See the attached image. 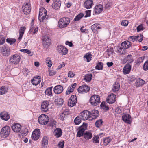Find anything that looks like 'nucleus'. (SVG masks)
I'll list each match as a JSON object with an SVG mask.
<instances>
[{
  "instance_id": "obj_36",
  "label": "nucleus",
  "mask_w": 148,
  "mask_h": 148,
  "mask_svg": "<svg viewBox=\"0 0 148 148\" xmlns=\"http://www.w3.org/2000/svg\"><path fill=\"white\" fill-rule=\"evenodd\" d=\"M145 81L140 78L137 79L135 82V84L137 86H140L144 84Z\"/></svg>"
},
{
  "instance_id": "obj_57",
  "label": "nucleus",
  "mask_w": 148,
  "mask_h": 148,
  "mask_svg": "<svg viewBox=\"0 0 148 148\" xmlns=\"http://www.w3.org/2000/svg\"><path fill=\"white\" fill-rule=\"evenodd\" d=\"M143 69L145 71H147L148 70V60L146 61L144 63Z\"/></svg>"
},
{
  "instance_id": "obj_12",
  "label": "nucleus",
  "mask_w": 148,
  "mask_h": 148,
  "mask_svg": "<svg viewBox=\"0 0 148 148\" xmlns=\"http://www.w3.org/2000/svg\"><path fill=\"white\" fill-rule=\"evenodd\" d=\"M77 97L76 95H72L68 101V106L71 107L75 106L77 102Z\"/></svg>"
},
{
  "instance_id": "obj_8",
  "label": "nucleus",
  "mask_w": 148,
  "mask_h": 148,
  "mask_svg": "<svg viewBox=\"0 0 148 148\" xmlns=\"http://www.w3.org/2000/svg\"><path fill=\"white\" fill-rule=\"evenodd\" d=\"M20 57L17 54H14L12 56L10 59L11 63L17 64L20 61Z\"/></svg>"
},
{
  "instance_id": "obj_64",
  "label": "nucleus",
  "mask_w": 148,
  "mask_h": 148,
  "mask_svg": "<svg viewBox=\"0 0 148 148\" xmlns=\"http://www.w3.org/2000/svg\"><path fill=\"white\" fill-rule=\"evenodd\" d=\"M128 39L130 41L134 42L135 40L136 41V36H130L129 37Z\"/></svg>"
},
{
  "instance_id": "obj_7",
  "label": "nucleus",
  "mask_w": 148,
  "mask_h": 148,
  "mask_svg": "<svg viewBox=\"0 0 148 148\" xmlns=\"http://www.w3.org/2000/svg\"><path fill=\"white\" fill-rule=\"evenodd\" d=\"M51 40L49 37L47 35H45L42 38V43L44 48L48 47L50 45Z\"/></svg>"
},
{
  "instance_id": "obj_21",
  "label": "nucleus",
  "mask_w": 148,
  "mask_h": 148,
  "mask_svg": "<svg viewBox=\"0 0 148 148\" xmlns=\"http://www.w3.org/2000/svg\"><path fill=\"white\" fill-rule=\"evenodd\" d=\"M99 112L98 110H93L90 112V117L91 119L90 120L94 119L97 118L98 116Z\"/></svg>"
},
{
  "instance_id": "obj_30",
  "label": "nucleus",
  "mask_w": 148,
  "mask_h": 148,
  "mask_svg": "<svg viewBox=\"0 0 148 148\" xmlns=\"http://www.w3.org/2000/svg\"><path fill=\"white\" fill-rule=\"evenodd\" d=\"M133 60L132 59V56L131 55H128L125 57L123 60V62H127V64L132 62Z\"/></svg>"
},
{
  "instance_id": "obj_23",
  "label": "nucleus",
  "mask_w": 148,
  "mask_h": 148,
  "mask_svg": "<svg viewBox=\"0 0 148 148\" xmlns=\"http://www.w3.org/2000/svg\"><path fill=\"white\" fill-rule=\"evenodd\" d=\"M0 117L4 120L7 121L10 118V115L7 112L4 111L0 114Z\"/></svg>"
},
{
  "instance_id": "obj_34",
  "label": "nucleus",
  "mask_w": 148,
  "mask_h": 148,
  "mask_svg": "<svg viewBox=\"0 0 148 148\" xmlns=\"http://www.w3.org/2000/svg\"><path fill=\"white\" fill-rule=\"evenodd\" d=\"M8 92V89L5 86H2L0 88V95L5 94Z\"/></svg>"
},
{
  "instance_id": "obj_52",
  "label": "nucleus",
  "mask_w": 148,
  "mask_h": 148,
  "mask_svg": "<svg viewBox=\"0 0 148 148\" xmlns=\"http://www.w3.org/2000/svg\"><path fill=\"white\" fill-rule=\"evenodd\" d=\"M143 35L140 34L136 36V41L141 42L143 40Z\"/></svg>"
},
{
  "instance_id": "obj_3",
  "label": "nucleus",
  "mask_w": 148,
  "mask_h": 148,
  "mask_svg": "<svg viewBox=\"0 0 148 148\" xmlns=\"http://www.w3.org/2000/svg\"><path fill=\"white\" fill-rule=\"evenodd\" d=\"M47 11L44 8H41L39 11L38 18L40 21H43L47 20L46 16Z\"/></svg>"
},
{
  "instance_id": "obj_50",
  "label": "nucleus",
  "mask_w": 148,
  "mask_h": 148,
  "mask_svg": "<svg viewBox=\"0 0 148 148\" xmlns=\"http://www.w3.org/2000/svg\"><path fill=\"white\" fill-rule=\"evenodd\" d=\"M107 51L108 55L109 56H111L114 53V50L113 48L110 47L107 50Z\"/></svg>"
},
{
  "instance_id": "obj_25",
  "label": "nucleus",
  "mask_w": 148,
  "mask_h": 148,
  "mask_svg": "<svg viewBox=\"0 0 148 148\" xmlns=\"http://www.w3.org/2000/svg\"><path fill=\"white\" fill-rule=\"evenodd\" d=\"M49 103L48 101H43L41 105V109L42 111L45 112H47L48 109V106Z\"/></svg>"
},
{
  "instance_id": "obj_32",
  "label": "nucleus",
  "mask_w": 148,
  "mask_h": 148,
  "mask_svg": "<svg viewBox=\"0 0 148 148\" xmlns=\"http://www.w3.org/2000/svg\"><path fill=\"white\" fill-rule=\"evenodd\" d=\"M26 29V28L25 27H21L19 30V36L18 38L19 40L20 41Z\"/></svg>"
},
{
  "instance_id": "obj_47",
  "label": "nucleus",
  "mask_w": 148,
  "mask_h": 148,
  "mask_svg": "<svg viewBox=\"0 0 148 148\" xmlns=\"http://www.w3.org/2000/svg\"><path fill=\"white\" fill-rule=\"evenodd\" d=\"M52 87H51L48 88L46 90L45 92V94L48 96L52 94Z\"/></svg>"
},
{
  "instance_id": "obj_46",
  "label": "nucleus",
  "mask_w": 148,
  "mask_h": 148,
  "mask_svg": "<svg viewBox=\"0 0 148 148\" xmlns=\"http://www.w3.org/2000/svg\"><path fill=\"white\" fill-rule=\"evenodd\" d=\"M46 63L48 66L49 67H51L52 64L51 59L49 57L47 58L46 59Z\"/></svg>"
},
{
  "instance_id": "obj_31",
  "label": "nucleus",
  "mask_w": 148,
  "mask_h": 148,
  "mask_svg": "<svg viewBox=\"0 0 148 148\" xmlns=\"http://www.w3.org/2000/svg\"><path fill=\"white\" fill-rule=\"evenodd\" d=\"M103 7L102 5H96L94 9V12L95 14L100 13L102 10Z\"/></svg>"
},
{
  "instance_id": "obj_63",
  "label": "nucleus",
  "mask_w": 148,
  "mask_h": 148,
  "mask_svg": "<svg viewBox=\"0 0 148 148\" xmlns=\"http://www.w3.org/2000/svg\"><path fill=\"white\" fill-rule=\"evenodd\" d=\"M128 22L127 20L122 21L121 22V25L123 26H127L128 25Z\"/></svg>"
},
{
  "instance_id": "obj_22",
  "label": "nucleus",
  "mask_w": 148,
  "mask_h": 148,
  "mask_svg": "<svg viewBox=\"0 0 148 148\" xmlns=\"http://www.w3.org/2000/svg\"><path fill=\"white\" fill-rule=\"evenodd\" d=\"M131 69V65L129 64H126L123 69V73L124 75L129 74Z\"/></svg>"
},
{
  "instance_id": "obj_41",
  "label": "nucleus",
  "mask_w": 148,
  "mask_h": 148,
  "mask_svg": "<svg viewBox=\"0 0 148 148\" xmlns=\"http://www.w3.org/2000/svg\"><path fill=\"white\" fill-rule=\"evenodd\" d=\"M84 136L85 139L88 140L92 138V134L89 132H86L84 133Z\"/></svg>"
},
{
  "instance_id": "obj_53",
  "label": "nucleus",
  "mask_w": 148,
  "mask_h": 148,
  "mask_svg": "<svg viewBox=\"0 0 148 148\" xmlns=\"http://www.w3.org/2000/svg\"><path fill=\"white\" fill-rule=\"evenodd\" d=\"M16 41V40L14 38H8L6 39V42L9 44L10 45H12Z\"/></svg>"
},
{
  "instance_id": "obj_1",
  "label": "nucleus",
  "mask_w": 148,
  "mask_h": 148,
  "mask_svg": "<svg viewBox=\"0 0 148 148\" xmlns=\"http://www.w3.org/2000/svg\"><path fill=\"white\" fill-rule=\"evenodd\" d=\"M70 22L69 18L67 17H63L60 18L58 23L59 27L62 28L66 27Z\"/></svg>"
},
{
  "instance_id": "obj_6",
  "label": "nucleus",
  "mask_w": 148,
  "mask_h": 148,
  "mask_svg": "<svg viewBox=\"0 0 148 148\" xmlns=\"http://www.w3.org/2000/svg\"><path fill=\"white\" fill-rule=\"evenodd\" d=\"M87 125L86 123H84L82 125L78 128L77 136L79 137L84 135V131L87 130Z\"/></svg>"
},
{
  "instance_id": "obj_40",
  "label": "nucleus",
  "mask_w": 148,
  "mask_h": 148,
  "mask_svg": "<svg viewBox=\"0 0 148 148\" xmlns=\"http://www.w3.org/2000/svg\"><path fill=\"white\" fill-rule=\"evenodd\" d=\"M117 52L119 55H124L126 53V49H123L122 47L121 48V46L118 49Z\"/></svg>"
},
{
  "instance_id": "obj_19",
  "label": "nucleus",
  "mask_w": 148,
  "mask_h": 148,
  "mask_svg": "<svg viewBox=\"0 0 148 148\" xmlns=\"http://www.w3.org/2000/svg\"><path fill=\"white\" fill-rule=\"evenodd\" d=\"M131 116L128 114H125L122 116V119L124 122L128 124H130L131 121L130 120Z\"/></svg>"
},
{
  "instance_id": "obj_27",
  "label": "nucleus",
  "mask_w": 148,
  "mask_h": 148,
  "mask_svg": "<svg viewBox=\"0 0 148 148\" xmlns=\"http://www.w3.org/2000/svg\"><path fill=\"white\" fill-rule=\"evenodd\" d=\"M100 25L99 24H94L91 26V29L93 33H97L98 30L101 29Z\"/></svg>"
},
{
  "instance_id": "obj_58",
  "label": "nucleus",
  "mask_w": 148,
  "mask_h": 148,
  "mask_svg": "<svg viewBox=\"0 0 148 148\" xmlns=\"http://www.w3.org/2000/svg\"><path fill=\"white\" fill-rule=\"evenodd\" d=\"M145 28H144L143 25L142 24H140L137 27L136 29L138 32L140 31L141 30H143Z\"/></svg>"
},
{
  "instance_id": "obj_4",
  "label": "nucleus",
  "mask_w": 148,
  "mask_h": 148,
  "mask_svg": "<svg viewBox=\"0 0 148 148\" xmlns=\"http://www.w3.org/2000/svg\"><path fill=\"white\" fill-rule=\"evenodd\" d=\"M10 128L8 126H6L3 127L1 131V135L4 138L7 137L10 134Z\"/></svg>"
},
{
  "instance_id": "obj_16",
  "label": "nucleus",
  "mask_w": 148,
  "mask_h": 148,
  "mask_svg": "<svg viewBox=\"0 0 148 148\" xmlns=\"http://www.w3.org/2000/svg\"><path fill=\"white\" fill-rule=\"evenodd\" d=\"M41 81V77L37 76L34 77L31 80V82L33 85H37Z\"/></svg>"
},
{
  "instance_id": "obj_24",
  "label": "nucleus",
  "mask_w": 148,
  "mask_h": 148,
  "mask_svg": "<svg viewBox=\"0 0 148 148\" xmlns=\"http://www.w3.org/2000/svg\"><path fill=\"white\" fill-rule=\"evenodd\" d=\"M63 90V87L61 85H57L53 88V91L54 92L57 94H59L62 93Z\"/></svg>"
},
{
  "instance_id": "obj_15",
  "label": "nucleus",
  "mask_w": 148,
  "mask_h": 148,
  "mask_svg": "<svg viewBox=\"0 0 148 148\" xmlns=\"http://www.w3.org/2000/svg\"><path fill=\"white\" fill-rule=\"evenodd\" d=\"M116 95L112 93L108 95L106 99L107 103L110 104H112L114 103L116 101Z\"/></svg>"
},
{
  "instance_id": "obj_17",
  "label": "nucleus",
  "mask_w": 148,
  "mask_h": 148,
  "mask_svg": "<svg viewBox=\"0 0 148 148\" xmlns=\"http://www.w3.org/2000/svg\"><path fill=\"white\" fill-rule=\"evenodd\" d=\"M12 129L14 132H19L21 129V125L17 123L13 124L11 127Z\"/></svg>"
},
{
  "instance_id": "obj_11",
  "label": "nucleus",
  "mask_w": 148,
  "mask_h": 148,
  "mask_svg": "<svg viewBox=\"0 0 148 148\" xmlns=\"http://www.w3.org/2000/svg\"><path fill=\"white\" fill-rule=\"evenodd\" d=\"M90 90L89 87L86 85H84L79 87L78 91L79 93H84L88 92Z\"/></svg>"
},
{
  "instance_id": "obj_61",
  "label": "nucleus",
  "mask_w": 148,
  "mask_h": 148,
  "mask_svg": "<svg viewBox=\"0 0 148 148\" xmlns=\"http://www.w3.org/2000/svg\"><path fill=\"white\" fill-rule=\"evenodd\" d=\"M64 143V141L59 142L58 144V146L59 148H63Z\"/></svg>"
},
{
  "instance_id": "obj_59",
  "label": "nucleus",
  "mask_w": 148,
  "mask_h": 148,
  "mask_svg": "<svg viewBox=\"0 0 148 148\" xmlns=\"http://www.w3.org/2000/svg\"><path fill=\"white\" fill-rule=\"evenodd\" d=\"M20 51L21 52L27 53L28 54H29L31 53L30 51L28 49H21L20 50Z\"/></svg>"
},
{
  "instance_id": "obj_42",
  "label": "nucleus",
  "mask_w": 148,
  "mask_h": 148,
  "mask_svg": "<svg viewBox=\"0 0 148 148\" xmlns=\"http://www.w3.org/2000/svg\"><path fill=\"white\" fill-rule=\"evenodd\" d=\"M103 64L101 62H98L96 66L95 69L98 70H101L103 69Z\"/></svg>"
},
{
  "instance_id": "obj_62",
  "label": "nucleus",
  "mask_w": 148,
  "mask_h": 148,
  "mask_svg": "<svg viewBox=\"0 0 148 148\" xmlns=\"http://www.w3.org/2000/svg\"><path fill=\"white\" fill-rule=\"evenodd\" d=\"M115 112L117 114H120L122 112V110L120 107L117 108L115 110Z\"/></svg>"
},
{
  "instance_id": "obj_18",
  "label": "nucleus",
  "mask_w": 148,
  "mask_h": 148,
  "mask_svg": "<svg viewBox=\"0 0 148 148\" xmlns=\"http://www.w3.org/2000/svg\"><path fill=\"white\" fill-rule=\"evenodd\" d=\"M23 11L25 14L27 15L30 12L31 8L29 3H26L25 5L23 6Z\"/></svg>"
},
{
  "instance_id": "obj_48",
  "label": "nucleus",
  "mask_w": 148,
  "mask_h": 148,
  "mask_svg": "<svg viewBox=\"0 0 148 148\" xmlns=\"http://www.w3.org/2000/svg\"><path fill=\"white\" fill-rule=\"evenodd\" d=\"M81 118L80 116L76 117L74 120V122L76 125H78L81 122Z\"/></svg>"
},
{
  "instance_id": "obj_2",
  "label": "nucleus",
  "mask_w": 148,
  "mask_h": 148,
  "mask_svg": "<svg viewBox=\"0 0 148 148\" xmlns=\"http://www.w3.org/2000/svg\"><path fill=\"white\" fill-rule=\"evenodd\" d=\"M89 101L92 105L96 106L100 103V97L98 95H93L90 97Z\"/></svg>"
},
{
  "instance_id": "obj_28",
  "label": "nucleus",
  "mask_w": 148,
  "mask_h": 148,
  "mask_svg": "<svg viewBox=\"0 0 148 148\" xmlns=\"http://www.w3.org/2000/svg\"><path fill=\"white\" fill-rule=\"evenodd\" d=\"M48 138V137L45 136L43 137L42 140V146L43 148H46L47 146Z\"/></svg>"
},
{
  "instance_id": "obj_5",
  "label": "nucleus",
  "mask_w": 148,
  "mask_h": 148,
  "mask_svg": "<svg viewBox=\"0 0 148 148\" xmlns=\"http://www.w3.org/2000/svg\"><path fill=\"white\" fill-rule=\"evenodd\" d=\"M49 121L48 116L44 114L40 116L38 118V121L40 124L45 125L47 124Z\"/></svg>"
},
{
  "instance_id": "obj_51",
  "label": "nucleus",
  "mask_w": 148,
  "mask_h": 148,
  "mask_svg": "<svg viewBox=\"0 0 148 148\" xmlns=\"http://www.w3.org/2000/svg\"><path fill=\"white\" fill-rule=\"evenodd\" d=\"M111 140L108 137L105 138L103 139V144L105 146L107 145L111 141Z\"/></svg>"
},
{
  "instance_id": "obj_14",
  "label": "nucleus",
  "mask_w": 148,
  "mask_h": 148,
  "mask_svg": "<svg viewBox=\"0 0 148 148\" xmlns=\"http://www.w3.org/2000/svg\"><path fill=\"white\" fill-rule=\"evenodd\" d=\"M40 130H35L32 132V139L35 140H37L40 137Z\"/></svg>"
},
{
  "instance_id": "obj_55",
  "label": "nucleus",
  "mask_w": 148,
  "mask_h": 148,
  "mask_svg": "<svg viewBox=\"0 0 148 148\" xmlns=\"http://www.w3.org/2000/svg\"><path fill=\"white\" fill-rule=\"evenodd\" d=\"M99 137L98 136H94L93 138V141L94 143H99Z\"/></svg>"
},
{
  "instance_id": "obj_45",
  "label": "nucleus",
  "mask_w": 148,
  "mask_h": 148,
  "mask_svg": "<svg viewBox=\"0 0 148 148\" xmlns=\"http://www.w3.org/2000/svg\"><path fill=\"white\" fill-rule=\"evenodd\" d=\"M107 104V103L105 102H102L100 106L103 109L108 110L109 108Z\"/></svg>"
},
{
  "instance_id": "obj_49",
  "label": "nucleus",
  "mask_w": 148,
  "mask_h": 148,
  "mask_svg": "<svg viewBox=\"0 0 148 148\" xmlns=\"http://www.w3.org/2000/svg\"><path fill=\"white\" fill-rule=\"evenodd\" d=\"M84 15L83 13H80L76 16L74 19L75 21H78L80 20L84 16Z\"/></svg>"
},
{
  "instance_id": "obj_43",
  "label": "nucleus",
  "mask_w": 148,
  "mask_h": 148,
  "mask_svg": "<svg viewBox=\"0 0 148 148\" xmlns=\"http://www.w3.org/2000/svg\"><path fill=\"white\" fill-rule=\"evenodd\" d=\"M92 75L91 74H88L85 75V76L84 80L86 82H90L92 79Z\"/></svg>"
},
{
  "instance_id": "obj_39",
  "label": "nucleus",
  "mask_w": 148,
  "mask_h": 148,
  "mask_svg": "<svg viewBox=\"0 0 148 148\" xmlns=\"http://www.w3.org/2000/svg\"><path fill=\"white\" fill-rule=\"evenodd\" d=\"M55 103L59 105H62L63 103L64 100L62 98L58 97L55 100Z\"/></svg>"
},
{
  "instance_id": "obj_60",
  "label": "nucleus",
  "mask_w": 148,
  "mask_h": 148,
  "mask_svg": "<svg viewBox=\"0 0 148 148\" xmlns=\"http://www.w3.org/2000/svg\"><path fill=\"white\" fill-rule=\"evenodd\" d=\"M75 75V74L72 71L69 72L68 74V77L70 78L73 77Z\"/></svg>"
},
{
  "instance_id": "obj_33",
  "label": "nucleus",
  "mask_w": 148,
  "mask_h": 148,
  "mask_svg": "<svg viewBox=\"0 0 148 148\" xmlns=\"http://www.w3.org/2000/svg\"><path fill=\"white\" fill-rule=\"evenodd\" d=\"M54 134L57 137H60L62 134V132L61 129L59 128H56L54 132Z\"/></svg>"
},
{
  "instance_id": "obj_56",
  "label": "nucleus",
  "mask_w": 148,
  "mask_h": 148,
  "mask_svg": "<svg viewBox=\"0 0 148 148\" xmlns=\"http://www.w3.org/2000/svg\"><path fill=\"white\" fill-rule=\"evenodd\" d=\"M74 91L73 88H72L71 87L69 86L66 92V95H69L71 92H73Z\"/></svg>"
},
{
  "instance_id": "obj_35",
  "label": "nucleus",
  "mask_w": 148,
  "mask_h": 148,
  "mask_svg": "<svg viewBox=\"0 0 148 148\" xmlns=\"http://www.w3.org/2000/svg\"><path fill=\"white\" fill-rule=\"evenodd\" d=\"M85 61H86L87 62H90L92 58V55L90 53H88L85 54L84 57Z\"/></svg>"
},
{
  "instance_id": "obj_9",
  "label": "nucleus",
  "mask_w": 148,
  "mask_h": 148,
  "mask_svg": "<svg viewBox=\"0 0 148 148\" xmlns=\"http://www.w3.org/2000/svg\"><path fill=\"white\" fill-rule=\"evenodd\" d=\"M57 49L59 53L62 55H65L68 52L67 49L61 45H58L57 47Z\"/></svg>"
},
{
  "instance_id": "obj_10",
  "label": "nucleus",
  "mask_w": 148,
  "mask_h": 148,
  "mask_svg": "<svg viewBox=\"0 0 148 148\" xmlns=\"http://www.w3.org/2000/svg\"><path fill=\"white\" fill-rule=\"evenodd\" d=\"M1 52L2 55L5 57H7L10 54V50L9 47L5 45L2 47Z\"/></svg>"
},
{
  "instance_id": "obj_13",
  "label": "nucleus",
  "mask_w": 148,
  "mask_h": 148,
  "mask_svg": "<svg viewBox=\"0 0 148 148\" xmlns=\"http://www.w3.org/2000/svg\"><path fill=\"white\" fill-rule=\"evenodd\" d=\"M90 112L88 110L83 111L80 113V116L82 120H86L90 118Z\"/></svg>"
},
{
  "instance_id": "obj_38",
  "label": "nucleus",
  "mask_w": 148,
  "mask_h": 148,
  "mask_svg": "<svg viewBox=\"0 0 148 148\" xmlns=\"http://www.w3.org/2000/svg\"><path fill=\"white\" fill-rule=\"evenodd\" d=\"M68 111H64L63 112L60 114L59 115L60 119L62 120H64L66 119L68 114Z\"/></svg>"
},
{
  "instance_id": "obj_44",
  "label": "nucleus",
  "mask_w": 148,
  "mask_h": 148,
  "mask_svg": "<svg viewBox=\"0 0 148 148\" xmlns=\"http://www.w3.org/2000/svg\"><path fill=\"white\" fill-rule=\"evenodd\" d=\"M102 120L101 119H99L96 121L95 125L96 127L99 128L102 126Z\"/></svg>"
},
{
  "instance_id": "obj_54",
  "label": "nucleus",
  "mask_w": 148,
  "mask_h": 148,
  "mask_svg": "<svg viewBox=\"0 0 148 148\" xmlns=\"http://www.w3.org/2000/svg\"><path fill=\"white\" fill-rule=\"evenodd\" d=\"M144 58L143 57H139L138 58L137 61L136 62V64L139 65L142 62H143Z\"/></svg>"
},
{
  "instance_id": "obj_29",
  "label": "nucleus",
  "mask_w": 148,
  "mask_h": 148,
  "mask_svg": "<svg viewBox=\"0 0 148 148\" xmlns=\"http://www.w3.org/2000/svg\"><path fill=\"white\" fill-rule=\"evenodd\" d=\"M131 46V43L129 41L127 40L123 42L121 44V48L126 49L129 48Z\"/></svg>"
},
{
  "instance_id": "obj_20",
  "label": "nucleus",
  "mask_w": 148,
  "mask_h": 148,
  "mask_svg": "<svg viewBox=\"0 0 148 148\" xmlns=\"http://www.w3.org/2000/svg\"><path fill=\"white\" fill-rule=\"evenodd\" d=\"M93 4V0H86L84 2V6L87 9H90L92 8Z\"/></svg>"
},
{
  "instance_id": "obj_37",
  "label": "nucleus",
  "mask_w": 148,
  "mask_h": 148,
  "mask_svg": "<svg viewBox=\"0 0 148 148\" xmlns=\"http://www.w3.org/2000/svg\"><path fill=\"white\" fill-rule=\"evenodd\" d=\"M112 90L114 92H116L120 88V84L118 82H116L113 86Z\"/></svg>"
},
{
  "instance_id": "obj_26",
  "label": "nucleus",
  "mask_w": 148,
  "mask_h": 148,
  "mask_svg": "<svg viewBox=\"0 0 148 148\" xmlns=\"http://www.w3.org/2000/svg\"><path fill=\"white\" fill-rule=\"evenodd\" d=\"M61 5V2L60 0H54L52 5L54 9H58L60 8Z\"/></svg>"
}]
</instances>
